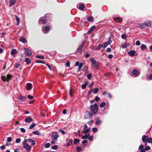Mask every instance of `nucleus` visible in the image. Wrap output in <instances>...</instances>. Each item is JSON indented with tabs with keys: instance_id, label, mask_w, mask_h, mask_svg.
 I'll use <instances>...</instances> for the list:
<instances>
[{
	"instance_id": "obj_1",
	"label": "nucleus",
	"mask_w": 152,
	"mask_h": 152,
	"mask_svg": "<svg viewBox=\"0 0 152 152\" xmlns=\"http://www.w3.org/2000/svg\"><path fill=\"white\" fill-rule=\"evenodd\" d=\"M90 110L87 111L85 116L86 119H90L94 115L97 113L98 110V106L96 103L90 105L89 107Z\"/></svg>"
},
{
	"instance_id": "obj_2",
	"label": "nucleus",
	"mask_w": 152,
	"mask_h": 152,
	"mask_svg": "<svg viewBox=\"0 0 152 152\" xmlns=\"http://www.w3.org/2000/svg\"><path fill=\"white\" fill-rule=\"evenodd\" d=\"M138 26L141 28H143L145 27H150L151 26V22L149 21L147 22L145 21L143 23H138Z\"/></svg>"
},
{
	"instance_id": "obj_3",
	"label": "nucleus",
	"mask_w": 152,
	"mask_h": 152,
	"mask_svg": "<svg viewBox=\"0 0 152 152\" xmlns=\"http://www.w3.org/2000/svg\"><path fill=\"white\" fill-rule=\"evenodd\" d=\"M90 60L91 61L93 67L95 69H98L99 67L97 65V61L93 58H91Z\"/></svg>"
},
{
	"instance_id": "obj_4",
	"label": "nucleus",
	"mask_w": 152,
	"mask_h": 152,
	"mask_svg": "<svg viewBox=\"0 0 152 152\" xmlns=\"http://www.w3.org/2000/svg\"><path fill=\"white\" fill-rule=\"evenodd\" d=\"M58 137V132H53L51 134V138L53 141H57Z\"/></svg>"
},
{
	"instance_id": "obj_5",
	"label": "nucleus",
	"mask_w": 152,
	"mask_h": 152,
	"mask_svg": "<svg viewBox=\"0 0 152 152\" xmlns=\"http://www.w3.org/2000/svg\"><path fill=\"white\" fill-rule=\"evenodd\" d=\"M24 53L26 56H30L32 54L31 50L28 48H24Z\"/></svg>"
},
{
	"instance_id": "obj_6",
	"label": "nucleus",
	"mask_w": 152,
	"mask_h": 152,
	"mask_svg": "<svg viewBox=\"0 0 152 152\" xmlns=\"http://www.w3.org/2000/svg\"><path fill=\"white\" fill-rule=\"evenodd\" d=\"M23 147L26 149L27 151H29L31 149V146L28 144H27L26 141H23Z\"/></svg>"
},
{
	"instance_id": "obj_7",
	"label": "nucleus",
	"mask_w": 152,
	"mask_h": 152,
	"mask_svg": "<svg viewBox=\"0 0 152 152\" xmlns=\"http://www.w3.org/2000/svg\"><path fill=\"white\" fill-rule=\"evenodd\" d=\"M46 21L47 19L46 18H44L41 17L39 20V23L40 24H44L46 23Z\"/></svg>"
},
{
	"instance_id": "obj_8",
	"label": "nucleus",
	"mask_w": 152,
	"mask_h": 152,
	"mask_svg": "<svg viewBox=\"0 0 152 152\" xmlns=\"http://www.w3.org/2000/svg\"><path fill=\"white\" fill-rule=\"evenodd\" d=\"M112 42V40L110 37H109L107 41L104 43L103 45V47L104 48H106L107 46L110 45Z\"/></svg>"
},
{
	"instance_id": "obj_9",
	"label": "nucleus",
	"mask_w": 152,
	"mask_h": 152,
	"mask_svg": "<svg viewBox=\"0 0 152 152\" xmlns=\"http://www.w3.org/2000/svg\"><path fill=\"white\" fill-rule=\"evenodd\" d=\"M50 27L48 26H45L42 28V31L45 33H47L49 31Z\"/></svg>"
},
{
	"instance_id": "obj_10",
	"label": "nucleus",
	"mask_w": 152,
	"mask_h": 152,
	"mask_svg": "<svg viewBox=\"0 0 152 152\" xmlns=\"http://www.w3.org/2000/svg\"><path fill=\"white\" fill-rule=\"evenodd\" d=\"M132 74L135 76V77L138 76L140 74L137 69H134L132 70Z\"/></svg>"
},
{
	"instance_id": "obj_11",
	"label": "nucleus",
	"mask_w": 152,
	"mask_h": 152,
	"mask_svg": "<svg viewBox=\"0 0 152 152\" xmlns=\"http://www.w3.org/2000/svg\"><path fill=\"white\" fill-rule=\"evenodd\" d=\"M136 52L135 51L133 50L129 51L128 52L127 54L131 57H133L135 56Z\"/></svg>"
},
{
	"instance_id": "obj_12",
	"label": "nucleus",
	"mask_w": 152,
	"mask_h": 152,
	"mask_svg": "<svg viewBox=\"0 0 152 152\" xmlns=\"http://www.w3.org/2000/svg\"><path fill=\"white\" fill-rule=\"evenodd\" d=\"M32 118L30 117H28L25 119L24 121L26 123H29L32 121Z\"/></svg>"
},
{
	"instance_id": "obj_13",
	"label": "nucleus",
	"mask_w": 152,
	"mask_h": 152,
	"mask_svg": "<svg viewBox=\"0 0 152 152\" xmlns=\"http://www.w3.org/2000/svg\"><path fill=\"white\" fill-rule=\"evenodd\" d=\"M32 88V84L31 83H28L27 84L26 86V89L28 90H30Z\"/></svg>"
},
{
	"instance_id": "obj_14",
	"label": "nucleus",
	"mask_w": 152,
	"mask_h": 152,
	"mask_svg": "<svg viewBox=\"0 0 152 152\" xmlns=\"http://www.w3.org/2000/svg\"><path fill=\"white\" fill-rule=\"evenodd\" d=\"M16 0H10L9 6L10 7L14 5L16 3Z\"/></svg>"
},
{
	"instance_id": "obj_15",
	"label": "nucleus",
	"mask_w": 152,
	"mask_h": 152,
	"mask_svg": "<svg viewBox=\"0 0 152 152\" xmlns=\"http://www.w3.org/2000/svg\"><path fill=\"white\" fill-rule=\"evenodd\" d=\"M102 123V121L99 119L98 117L96 118V121L95 122V124L96 125H98Z\"/></svg>"
},
{
	"instance_id": "obj_16",
	"label": "nucleus",
	"mask_w": 152,
	"mask_h": 152,
	"mask_svg": "<svg viewBox=\"0 0 152 152\" xmlns=\"http://www.w3.org/2000/svg\"><path fill=\"white\" fill-rule=\"evenodd\" d=\"M96 26H93L90 28L88 31V33L90 34L91 32L94 31L96 28Z\"/></svg>"
},
{
	"instance_id": "obj_17",
	"label": "nucleus",
	"mask_w": 152,
	"mask_h": 152,
	"mask_svg": "<svg viewBox=\"0 0 152 152\" xmlns=\"http://www.w3.org/2000/svg\"><path fill=\"white\" fill-rule=\"evenodd\" d=\"M69 140L68 142L66 143V145L67 146H69L70 144L72 143L73 142V140L72 139H66V141H67Z\"/></svg>"
},
{
	"instance_id": "obj_18",
	"label": "nucleus",
	"mask_w": 152,
	"mask_h": 152,
	"mask_svg": "<svg viewBox=\"0 0 152 152\" xmlns=\"http://www.w3.org/2000/svg\"><path fill=\"white\" fill-rule=\"evenodd\" d=\"M88 83L87 81L85 82V83L82 85L81 86L82 88L83 89H85L87 86L88 85Z\"/></svg>"
},
{
	"instance_id": "obj_19",
	"label": "nucleus",
	"mask_w": 152,
	"mask_h": 152,
	"mask_svg": "<svg viewBox=\"0 0 152 152\" xmlns=\"http://www.w3.org/2000/svg\"><path fill=\"white\" fill-rule=\"evenodd\" d=\"M82 48L81 45H79L77 49V52L78 53H80V54L81 53V52L82 51Z\"/></svg>"
},
{
	"instance_id": "obj_20",
	"label": "nucleus",
	"mask_w": 152,
	"mask_h": 152,
	"mask_svg": "<svg viewBox=\"0 0 152 152\" xmlns=\"http://www.w3.org/2000/svg\"><path fill=\"white\" fill-rule=\"evenodd\" d=\"M18 99L22 101H24L26 99V98L25 96H19L18 98Z\"/></svg>"
},
{
	"instance_id": "obj_21",
	"label": "nucleus",
	"mask_w": 152,
	"mask_h": 152,
	"mask_svg": "<svg viewBox=\"0 0 152 152\" xmlns=\"http://www.w3.org/2000/svg\"><path fill=\"white\" fill-rule=\"evenodd\" d=\"M19 40L20 42H22L23 43H25L26 40V39L23 37H21L20 38Z\"/></svg>"
},
{
	"instance_id": "obj_22",
	"label": "nucleus",
	"mask_w": 152,
	"mask_h": 152,
	"mask_svg": "<svg viewBox=\"0 0 152 152\" xmlns=\"http://www.w3.org/2000/svg\"><path fill=\"white\" fill-rule=\"evenodd\" d=\"M25 61L26 62L27 65L29 64L31 62V60L28 57L25 59Z\"/></svg>"
},
{
	"instance_id": "obj_23",
	"label": "nucleus",
	"mask_w": 152,
	"mask_h": 152,
	"mask_svg": "<svg viewBox=\"0 0 152 152\" xmlns=\"http://www.w3.org/2000/svg\"><path fill=\"white\" fill-rule=\"evenodd\" d=\"M15 17L16 18V20L17 21L16 25H18L20 22V19L16 15H15Z\"/></svg>"
},
{
	"instance_id": "obj_24",
	"label": "nucleus",
	"mask_w": 152,
	"mask_h": 152,
	"mask_svg": "<svg viewBox=\"0 0 152 152\" xmlns=\"http://www.w3.org/2000/svg\"><path fill=\"white\" fill-rule=\"evenodd\" d=\"M85 7V6L83 4H80L79 6V9L81 10H83Z\"/></svg>"
},
{
	"instance_id": "obj_25",
	"label": "nucleus",
	"mask_w": 152,
	"mask_h": 152,
	"mask_svg": "<svg viewBox=\"0 0 152 152\" xmlns=\"http://www.w3.org/2000/svg\"><path fill=\"white\" fill-rule=\"evenodd\" d=\"M87 20L88 22H91L93 20V18L92 16H90L88 17Z\"/></svg>"
},
{
	"instance_id": "obj_26",
	"label": "nucleus",
	"mask_w": 152,
	"mask_h": 152,
	"mask_svg": "<svg viewBox=\"0 0 152 152\" xmlns=\"http://www.w3.org/2000/svg\"><path fill=\"white\" fill-rule=\"evenodd\" d=\"M12 75H10V74H7V76L6 77V81H9L10 79H11Z\"/></svg>"
},
{
	"instance_id": "obj_27",
	"label": "nucleus",
	"mask_w": 152,
	"mask_h": 152,
	"mask_svg": "<svg viewBox=\"0 0 152 152\" xmlns=\"http://www.w3.org/2000/svg\"><path fill=\"white\" fill-rule=\"evenodd\" d=\"M17 52V50L16 49H12L11 52V54L12 55H13L16 53Z\"/></svg>"
},
{
	"instance_id": "obj_28",
	"label": "nucleus",
	"mask_w": 152,
	"mask_h": 152,
	"mask_svg": "<svg viewBox=\"0 0 152 152\" xmlns=\"http://www.w3.org/2000/svg\"><path fill=\"white\" fill-rule=\"evenodd\" d=\"M141 49V50H143L147 49V47L145 45L142 44L140 46Z\"/></svg>"
},
{
	"instance_id": "obj_29",
	"label": "nucleus",
	"mask_w": 152,
	"mask_h": 152,
	"mask_svg": "<svg viewBox=\"0 0 152 152\" xmlns=\"http://www.w3.org/2000/svg\"><path fill=\"white\" fill-rule=\"evenodd\" d=\"M33 133L35 135H41V133L38 131H34L33 132Z\"/></svg>"
},
{
	"instance_id": "obj_30",
	"label": "nucleus",
	"mask_w": 152,
	"mask_h": 152,
	"mask_svg": "<svg viewBox=\"0 0 152 152\" xmlns=\"http://www.w3.org/2000/svg\"><path fill=\"white\" fill-rule=\"evenodd\" d=\"M103 47V45L102 44L99 45L97 47L96 50H99L101 49L102 47Z\"/></svg>"
},
{
	"instance_id": "obj_31",
	"label": "nucleus",
	"mask_w": 152,
	"mask_h": 152,
	"mask_svg": "<svg viewBox=\"0 0 152 152\" xmlns=\"http://www.w3.org/2000/svg\"><path fill=\"white\" fill-rule=\"evenodd\" d=\"M83 66V64L82 63H80L78 68V71H80L82 68Z\"/></svg>"
},
{
	"instance_id": "obj_32",
	"label": "nucleus",
	"mask_w": 152,
	"mask_h": 152,
	"mask_svg": "<svg viewBox=\"0 0 152 152\" xmlns=\"http://www.w3.org/2000/svg\"><path fill=\"white\" fill-rule=\"evenodd\" d=\"M129 45L127 43H125L124 45H123L121 47L123 48H126L127 46Z\"/></svg>"
},
{
	"instance_id": "obj_33",
	"label": "nucleus",
	"mask_w": 152,
	"mask_h": 152,
	"mask_svg": "<svg viewBox=\"0 0 152 152\" xmlns=\"http://www.w3.org/2000/svg\"><path fill=\"white\" fill-rule=\"evenodd\" d=\"M106 105V103L105 102H103L101 103V104L100 105V107L102 108L103 107H104Z\"/></svg>"
},
{
	"instance_id": "obj_34",
	"label": "nucleus",
	"mask_w": 152,
	"mask_h": 152,
	"mask_svg": "<svg viewBox=\"0 0 152 152\" xmlns=\"http://www.w3.org/2000/svg\"><path fill=\"white\" fill-rule=\"evenodd\" d=\"M90 131L89 129H84L83 132L85 134H86Z\"/></svg>"
},
{
	"instance_id": "obj_35",
	"label": "nucleus",
	"mask_w": 152,
	"mask_h": 152,
	"mask_svg": "<svg viewBox=\"0 0 152 152\" xmlns=\"http://www.w3.org/2000/svg\"><path fill=\"white\" fill-rule=\"evenodd\" d=\"M79 142L80 140L79 139L75 138L74 140V144L75 145L78 143Z\"/></svg>"
},
{
	"instance_id": "obj_36",
	"label": "nucleus",
	"mask_w": 152,
	"mask_h": 152,
	"mask_svg": "<svg viewBox=\"0 0 152 152\" xmlns=\"http://www.w3.org/2000/svg\"><path fill=\"white\" fill-rule=\"evenodd\" d=\"M76 149L77 152H80L82 150V148L80 146H77L76 147Z\"/></svg>"
},
{
	"instance_id": "obj_37",
	"label": "nucleus",
	"mask_w": 152,
	"mask_h": 152,
	"mask_svg": "<svg viewBox=\"0 0 152 152\" xmlns=\"http://www.w3.org/2000/svg\"><path fill=\"white\" fill-rule=\"evenodd\" d=\"M87 138H88L90 141H92L93 140V137L91 136H90V134H88Z\"/></svg>"
},
{
	"instance_id": "obj_38",
	"label": "nucleus",
	"mask_w": 152,
	"mask_h": 152,
	"mask_svg": "<svg viewBox=\"0 0 152 152\" xmlns=\"http://www.w3.org/2000/svg\"><path fill=\"white\" fill-rule=\"evenodd\" d=\"M147 137L145 135H143L142 137V140L143 142H145V141L146 140V138Z\"/></svg>"
},
{
	"instance_id": "obj_39",
	"label": "nucleus",
	"mask_w": 152,
	"mask_h": 152,
	"mask_svg": "<svg viewBox=\"0 0 152 152\" xmlns=\"http://www.w3.org/2000/svg\"><path fill=\"white\" fill-rule=\"evenodd\" d=\"M115 20H118V22L119 23L121 22L122 21V19L119 17L115 18Z\"/></svg>"
},
{
	"instance_id": "obj_40",
	"label": "nucleus",
	"mask_w": 152,
	"mask_h": 152,
	"mask_svg": "<svg viewBox=\"0 0 152 152\" xmlns=\"http://www.w3.org/2000/svg\"><path fill=\"white\" fill-rule=\"evenodd\" d=\"M146 140L148 143H152V138H149L146 139Z\"/></svg>"
},
{
	"instance_id": "obj_41",
	"label": "nucleus",
	"mask_w": 152,
	"mask_h": 152,
	"mask_svg": "<svg viewBox=\"0 0 152 152\" xmlns=\"http://www.w3.org/2000/svg\"><path fill=\"white\" fill-rule=\"evenodd\" d=\"M98 91V89L96 88V87L94 88V91H93V93L94 94H96Z\"/></svg>"
},
{
	"instance_id": "obj_42",
	"label": "nucleus",
	"mask_w": 152,
	"mask_h": 152,
	"mask_svg": "<svg viewBox=\"0 0 152 152\" xmlns=\"http://www.w3.org/2000/svg\"><path fill=\"white\" fill-rule=\"evenodd\" d=\"M36 57L37 58H40L41 59H44L45 58L44 57V56L40 55L37 56Z\"/></svg>"
},
{
	"instance_id": "obj_43",
	"label": "nucleus",
	"mask_w": 152,
	"mask_h": 152,
	"mask_svg": "<svg viewBox=\"0 0 152 152\" xmlns=\"http://www.w3.org/2000/svg\"><path fill=\"white\" fill-rule=\"evenodd\" d=\"M32 140L31 138L28 139H25L23 141H26V142L27 143V142H31Z\"/></svg>"
},
{
	"instance_id": "obj_44",
	"label": "nucleus",
	"mask_w": 152,
	"mask_h": 152,
	"mask_svg": "<svg viewBox=\"0 0 152 152\" xmlns=\"http://www.w3.org/2000/svg\"><path fill=\"white\" fill-rule=\"evenodd\" d=\"M50 144L49 143H46L45 144V148H48L50 146Z\"/></svg>"
},
{
	"instance_id": "obj_45",
	"label": "nucleus",
	"mask_w": 152,
	"mask_h": 152,
	"mask_svg": "<svg viewBox=\"0 0 152 152\" xmlns=\"http://www.w3.org/2000/svg\"><path fill=\"white\" fill-rule=\"evenodd\" d=\"M35 125H36L34 124H33L30 126L29 127V129H32L35 126Z\"/></svg>"
},
{
	"instance_id": "obj_46",
	"label": "nucleus",
	"mask_w": 152,
	"mask_h": 152,
	"mask_svg": "<svg viewBox=\"0 0 152 152\" xmlns=\"http://www.w3.org/2000/svg\"><path fill=\"white\" fill-rule=\"evenodd\" d=\"M58 131L60 132H61L62 134H65V132L62 129H60Z\"/></svg>"
},
{
	"instance_id": "obj_47",
	"label": "nucleus",
	"mask_w": 152,
	"mask_h": 152,
	"mask_svg": "<svg viewBox=\"0 0 152 152\" xmlns=\"http://www.w3.org/2000/svg\"><path fill=\"white\" fill-rule=\"evenodd\" d=\"M121 38L123 39H125L127 37L125 34H123L121 35Z\"/></svg>"
},
{
	"instance_id": "obj_48",
	"label": "nucleus",
	"mask_w": 152,
	"mask_h": 152,
	"mask_svg": "<svg viewBox=\"0 0 152 152\" xmlns=\"http://www.w3.org/2000/svg\"><path fill=\"white\" fill-rule=\"evenodd\" d=\"M20 66V64L18 63H16L14 65L15 67L16 68H18L19 66Z\"/></svg>"
},
{
	"instance_id": "obj_49",
	"label": "nucleus",
	"mask_w": 152,
	"mask_h": 152,
	"mask_svg": "<svg viewBox=\"0 0 152 152\" xmlns=\"http://www.w3.org/2000/svg\"><path fill=\"white\" fill-rule=\"evenodd\" d=\"M92 130L94 132H97L98 129L94 127L92 128Z\"/></svg>"
},
{
	"instance_id": "obj_50",
	"label": "nucleus",
	"mask_w": 152,
	"mask_h": 152,
	"mask_svg": "<svg viewBox=\"0 0 152 152\" xmlns=\"http://www.w3.org/2000/svg\"><path fill=\"white\" fill-rule=\"evenodd\" d=\"M58 146L56 145H55L51 147V148L54 150H56L57 149Z\"/></svg>"
},
{
	"instance_id": "obj_51",
	"label": "nucleus",
	"mask_w": 152,
	"mask_h": 152,
	"mask_svg": "<svg viewBox=\"0 0 152 152\" xmlns=\"http://www.w3.org/2000/svg\"><path fill=\"white\" fill-rule=\"evenodd\" d=\"M92 77V75L91 74H88L87 75V77L88 79H91Z\"/></svg>"
},
{
	"instance_id": "obj_52",
	"label": "nucleus",
	"mask_w": 152,
	"mask_h": 152,
	"mask_svg": "<svg viewBox=\"0 0 152 152\" xmlns=\"http://www.w3.org/2000/svg\"><path fill=\"white\" fill-rule=\"evenodd\" d=\"M21 141V139L20 138H17L16 140V143H19Z\"/></svg>"
},
{
	"instance_id": "obj_53",
	"label": "nucleus",
	"mask_w": 152,
	"mask_h": 152,
	"mask_svg": "<svg viewBox=\"0 0 152 152\" xmlns=\"http://www.w3.org/2000/svg\"><path fill=\"white\" fill-rule=\"evenodd\" d=\"M88 137V135H85L83 136L82 137V138L83 139H85L87 138Z\"/></svg>"
},
{
	"instance_id": "obj_54",
	"label": "nucleus",
	"mask_w": 152,
	"mask_h": 152,
	"mask_svg": "<svg viewBox=\"0 0 152 152\" xmlns=\"http://www.w3.org/2000/svg\"><path fill=\"white\" fill-rule=\"evenodd\" d=\"M46 65L48 66V68H49V69L50 70H52V67L51 66H50V65L48 64H46Z\"/></svg>"
},
{
	"instance_id": "obj_55",
	"label": "nucleus",
	"mask_w": 152,
	"mask_h": 152,
	"mask_svg": "<svg viewBox=\"0 0 152 152\" xmlns=\"http://www.w3.org/2000/svg\"><path fill=\"white\" fill-rule=\"evenodd\" d=\"M145 149L146 151H148L151 149V148L149 146H147L145 147Z\"/></svg>"
},
{
	"instance_id": "obj_56",
	"label": "nucleus",
	"mask_w": 152,
	"mask_h": 152,
	"mask_svg": "<svg viewBox=\"0 0 152 152\" xmlns=\"http://www.w3.org/2000/svg\"><path fill=\"white\" fill-rule=\"evenodd\" d=\"M12 139L11 137H9L7 139V141L8 142H10L11 141Z\"/></svg>"
},
{
	"instance_id": "obj_57",
	"label": "nucleus",
	"mask_w": 152,
	"mask_h": 152,
	"mask_svg": "<svg viewBox=\"0 0 152 152\" xmlns=\"http://www.w3.org/2000/svg\"><path fill=\"white\" fill-rule=\"evenodd\" d=\"M36 62L37 63H41L42 64H45V63L43 61H42L41 60H37L36 61Z\"/></svg>"
},
{
	"instance_id": "obj_58",
	"label": "nucleus",
	"mask_w": 152,
	"mask_h": 152,
	"mask_svg": "<svg viewBox=\"0 0 152 152\" xmlns=\"http://www.w3.org/2000/svg\"><path fill=\"white\" fill-rule=\"evenodd\" d=\"M136 45H140V42L139 40L137 41L136 42Z\"/></svg>"
},
{
	"instance_id": "obj_59",
	"label": "nucleus",
	"mask_w": 152,
	"mask_h": 152,
	"mask_svg": "<svg viewBox=\"0 0 152 152\" xmlns=\"http://www.w3.org/2000/svg\"><path fill=\"white\" fill-rule=\"evenodd\" d=\"M85 41H83L82 43H81V45H81V46L82 47H83L84 46V45H85Z\"/></svg>"
},
{
	"instance_id": "obj_60",
	"label": "nucleus",
	"mask_w": 152,
	"mask_h": 152,
	"mask_svg": "<svg viewBox=\"0 0 152 152\" xmlns=\"http://www.w3.org/2000/svg\"><path fill=\"white\" fill-rule=\"evenodd\" d=\"M92 91L93 90L91 89L89 91L88 93V95L89 96V95H90L91 94Z\"/></svg>"
},
{
	"instance_id": "obj_61",
	"label": "nucleus",
	"mask_w": 152,
	"mask_h": 152,
	"mask_svg": "<svg viewBox=\"0 0 152 152\" xmlns=\"http://www.w3.org/2000/svg\"><path fill=\"white\" fill-rule=\"evenodd\" d=\"M1 79L2 80L4 81H6V77L4 76H2L1 77Z\"/></svg>"
},
{
	"instance_id": "obj_62",
	"label": "nucleus",
	"mask_w": 152,
	"mask_h": 152,
	"mask_svg": "<svg viewBox=\"0 0 152 152\" xmlns=\"http://www.w3.org/2000/svg\"><path fill=\"white\" fill-rule=\"evenodd\" d=\"M90 54L88 53H87L86 54L85 57L86 58H88L90 56Z\"/></svg>"
},
{
	"instance_id": "obj_63",
	"label": "nucleus",
	"mask_w": 152,
	"mask_h": 152,
	"mask_svg": "<svg viewBox=\"0 0 152 152\" xmlns=\"http://www.w3.org/2000/svg\"><path fill=\"white\" fill-rule=\"evenodd\" d=\"M20 130L21 132H26V130L25 129L23 128H21L20 129Z\"/></svg>"
},
{
	"instance_id": "obj_64",
	"label": "nucleus",
	"mask_w": 152,
	"mask_h": 152,
	"mask_svg": "<svg viewBox=\"0 0 152 152\" xmlns=\"http://www.w3.org/2000/svg\"><path fill=\"white\" fill-rule=\"evenodd\" d=\"M111 50L110 48H107L106 50V51L107 52L109 53L111 51Z\"/></svg>"
}]
</instances>
